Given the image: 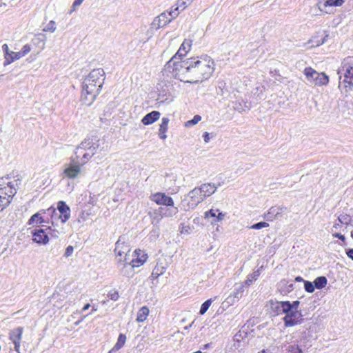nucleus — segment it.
Returning <instances> with one entry per match:
<instances>
[{"label": "nucleus", "instance_id": "obj_1", "mask_svg": "<svg viewBox=\"0 0 353 353\" xmlns=\"http://www.w3.org/2000/svg\"><path fill=\"white\" fill-rule=\"evenodd\" d=\"M170 72L184 83H198L208 79L215 69L214 60L208 55L191 57L173 63Z\"/></svg>", "mask_w": 353, "mask_h": 353}, {"label": "nucleus", "instance_id": "obj_2", "mask_svg": "<svg viewBox=\"0 0 353 353\" xmlns=\"http://www.w3.org/2000/svg\"><path fill=\"white\" fill-rule=\"evenodd\" d=\"M105 80L102 68L92 70L85 78L82 85L81 100L83 104L90 105L99 94Z\"/></svg>", "mask_w": 353, "mask_h": 353}, {"label": "nucleus", "instance_id": "obj_3", "mask_svg": "<svg viewBox=\"0 0 353 353\" xmlns=\"http://www.w3.org/2000/svg\"><path fill=\"white\" fill-rule=\"evenodd\" d=\"M100 147V139L97 136H88L77 147L75 155L80 159L81 165L85 164Z\"/></svg>", "mask_w": 353, "mask_h": 353}, {"label": "nucleus", "instance_id": "obj_4", "mask_svg": "<svg viewBox=\"0 0 353 353\" xmlns=\"http://www.w3.org/2000/svg\"><path fill=\"white\" fill-rule=\"evenodd\" d=\"M19 179L10 181L9 176L0 178V210L5 209L10 203L17 193Z\"/></svg>", "mask_w": 353, "mask_h": 353}, {"label": "nucleus", "instance_id": "obj_5", "mask_svg": "<svg viewBox=\"0 0 353 353\" xmlns=\"http://www.w3.org/2000/svg\"><path fill=\"white\" fill-rule=\"evenodd\" d=\"M130 245L125 243L120 237L115 243V259L117 263L123 265V268H128V265L131 258Z\"/></svg>", "mask_w": 353, "mask_h": 353}, {"label": "nucleus", "instance_id": "obj_6", "mask_svg": "<svg viewBox=\"0 0 353 353\" xmlns=\"http://www.w3.org/2000/svg\"><path fill=\"white\" fill-rule=\"evenodd\" d=\"M204 200L199 188H195L184 197L181 201V205L184 210L193 209Z\"/></svg>", "mask_w": 353, "mask_h": 353}, {"label": "nucleus", "instance_id": "obj_7", "mask_svg": "<svg viewBox=\"0 0 353 353\" xmlns=\"http://www.w3.org/2000/svg\"><path fill=\"white\" fill-rule=\"evenodd\" d=\"M179 14V11H177V8H173L172 6L169 12H163L154 19L151 24L152 28L158 30L165 26L171 22L172 20L177 17Z\"/></svg>", "mask_w": 353, "mask_h": 353}, {"label": "nucleus", "instance_id": "obj_8", "mask_svg": "<svg viewBox=\"0 0 353 353\" xmlns=\"http://www.w3.org/2000/svg\"><path fill=\"white\" fill-rule=\"evenodd\" d=\"M303 73L307 81L314 85H324L329 82L328 76L323 72L319 73L310 67L305 68Z\"/></svg>", "mask_w": 353, "mask_h": 353}, {"label": "nucleus", "instance_id": "obj_9", "mask_svg": "<svg viewBox=\"0 0 353 353\" xmlns=\"http://www.w3.org/2000/svg\"><path fill=\"white\" fill-rule=\"evenodd\" d=\"M192 44V40L190 39H185L182 44L181 45L179 50L175 54V55L168 61L165 65L164 72L165 73L168 72V71L170 72L173 69V63H178L179 61H176V59L179 58H181L182 57H184L186 55L188 52L190 50L191 46Z\"/></svg>", "mask_w": 353, "mask_h": 353}, {"label": "nucleus", "instance_id": "obj_10", "mask_svg": "<svg viewBox=\"0 0 353 353\" xmlns=\"http://www.w3.org/2000/svg\"><path fill=\"white\" fill-rule=\"evenodd\" d=\"M350 58H347L342 63V66L339 69L338 73L340 74L343 72L344 79L343 83L345 87L352 88L353 86V65H352L348 61Z\"/></svg>", "mask_w": 353, "mask_h": 353}, {"label": "nucleus", "instance_id": "obj_11", "mask_svg": "<svg viewBox=\"0 0 353 353\" xmlns=\"http://www.w3.org/2000/svg\"><path fill=\"white\" fill-rule=\"evenodd\" d=\"M79 161H76L74 158L71 159V161L69 164L65 165V169L63 172V177H67L70 179H74L79 176L81 172L80 159Z\"/></svg>", "mask_w": 353, "mask_h": 353}, {"label": "nucleus", "instance_id": "obj_12", "mask_svg": "<svg viewBox=\"0 0 353 353\" xmlns=\"http://www.w3.org/2000/svg\"><path fill=\"white\" fill-rule=\"evenodd\" d=\"M147 259V254L141 250H136L131 255L128 267L132 270L134 268L142 265L146 261Z\"/></svg>", "mask_w": 353, "mask_h": 353}, {"label": "nucleus", "instance_id": "obj_13", "mask_svg": "<svg viewBox=\"0 0 353 353\" xmlns=\"http://www.w3.org/2000/svg\"><path fill=\"white\" fill-rule=\"evenodd\" d=\"M344 3V0H319L316 7L319 11L325 14L332 13V10L330 9L332 6H341Z\"/></svg>", "mask_w": 353, "mask_h": 353}, {"label": "nucleus", "instance_id": "obj_14", "mask_svg": "<svg viewBox=\"0 0 353 353\" xmlns=\"http://www.w3.org/2000/svg\"><path fill=\"white\" fill-rule=\"evenodd\" d=\"M150 200L158 205H163L167 207H172L174 205L173 199L164 193L157 192L153 194L150 196Z\"/></svg>", "mask_w": 353, "mask_h": 353}, {"label": "nucleus", "instance_id": "obj_15", "mask_svg": "<svg viewBox=\"0 0 353 353\" xmlns=\"http://www.w3.org/2000/svg\"><path fill=\"white\" fill-rule=\"evenodd\" d=\"M23 329L21 327H18L10 331L9 334V339L13 343L14 345V350L19 353V349L21 345V341L22 337Z\"/></svg>", "mask_w": 353, "mask_h": 353}, {"label": "nucleus", "instance_id": "obj_16", "mask_svg": "<svg viewBox=\"0 0 353 353\" xmlns=\"http://www.w3.org/2000/svg\"><path fill=\"white\" fill-rule=\"evenodd\" d=\"M57 209L59 212L61 222L62 223H65L70 217V208L63 201H60L57 203Z\"/></svg>", "mask_w": 353, "mask_h": 353}, {"label": "nucleus", "instance_id": "obj_17", "mask_svg": "<svg viewBox=\"0 0 353 353\" xmlns=\"http://www.w3.org/2000/svg\"><path fill=\"white\" fill-rule=\"evenodd\" d=\"M271 310L277 315L289 312L290 306L288 301H270Z\"/></svg>", "mask_w": 353, "mask_h": 353}, {"label": "nucleus", "instance_id": "obj_18", "mask_svg": "<svg viewBox=\"0 0 353 353\" xmlns=\"http://www.w3.org/2000/svg\"><path fill=\"white\" fill-rule=\"evenodd\" d=\"M33 236V241L39 243L46 245L49 241V238L47 232L43 229L34 230L32 232Z\"/></svg>", "mask_w": 353, "mask_h": 353}, {"label": "nucleus", "instance_id": "obj_19", "mask_svg": "<svg viewBox=\"0 0 353 353\" xmlns=\"http://www.w3.org/2000/svg\"><path fill=\"white\" fill-rule=\"evenodd\" d=\"M43 214H44L43 213V210L34 214L31 217L30 219L28 220V224L29 225H40L43 223H49L50 222V220H45Z\"/></svg>", "mask_w": 353, "mask_h": 353}, {"label": "nucleus", "instance_id": "obj_20", "mask_svg": "<svg viewBox=\"0 0 353 353\" xmlns=\"http://www.w3.org/2000/svg\"><path fill=\"white\" fill-rule=\"evenodd\" d=\"M225 216V213L220 212L219 209H211L205 212V218L213 217L214 222L222 221Z\"/></svg>", "mask_w": 353, "mask_h": 353}, {"label": "nucleus", "instance_id": "obj_21", "mask_svg": "<svg viewBox=\"0 0 353 353\" xmlns=\"http://www.w3.org/2000/svg\"><path fill=\"white\" fill-rule=\"evenodd\" d=\"M199 188L201 190L204 199L214 194L216 190L215 185L211 183H204L201 185Z\"/></svg>", "mask_w": 353, "mask_h": 353}, {"label": "nucleus", "instance_id": "obj_22", "mask_svg": "<svg viewBox=\"0 0 353 353\" xmlns=\"http://www.w3.org/2000/svg\"><path fill=\"white\" fill-rule=\"evenodd\" d=\"M160 112L158 111H152L147 114L141 120L144 125H150L157 121L160 118Z\"/></svg>", "mask_w": 353, "mask_h": 353}, {"label": "nucleus", "instance_id": "obj_23", "mask_svg": "<svg viewBox=\"0 0 353 353\" xmlns=\"http://www.w3.org/2000/svg\"><path fill=\"white\" fill-rule=\"evenodd\" d=\"M159 212L161 217H171L176 215L178 213V208L172 205V207L159 208Z\"/></svg>", "mask_w": 353, "mask_h": 353}, {"label": "nucleus", "instance_id": "obj_24", "mask_svg": "<svg viewBox=\"0 0 353 353\" xmlns=\"http://www.w3.org/2000/svg\"><path fill=\"white\" fill-rule=\"evenodd\" d=\"M285 208L271 207L268 212L265 214L264 218L267 221H272L278 217Z\"/></svg>", "mask_w": 353, "mask_h": 353}, {"label": "nucleus", "instance_id": "obj_25", "mask_svg": "<svg viewBox=\"0 0 353 353\" xmlns=\"http://www.w3.org/2000/svg\"><path fill=\"white\" fill-rule=\"evenodd\" d=\"M170 119L168 117H163L159 125V137L161 139L165 140L167 138L166 132L168 128Z\"/></svg>", "mask_w": 353, "mask_h": 353}, {"label": "nucleus", "instance_id": "obj_26", "mask_svg": "<svg viewBox=\"0 0 353 353\" xmlns=\"http://www.w3.org/2000/svg\"><path fill=\"white\" fill-rule=\"evenodd\" d=\"M57 209L53 207H50L47 210H43V213L44 214H47L50 216V222L52 226L54 225L56 221L60 219V218H59V214L57 212Z\"/></svg>", "mask_w": 353, "mask_h": 353}, {"label": "nucleus", "instance_id": "obj_27", "mask_svg": "<svg viewBox=\"0 0 353 353\" xmlns=\"http://www.w3.org/2000/svg\"><path fill=\"white\" fill-rule=\"evenodd\" d=\"M327 37L328 34L325 35L323 37L315 35L308 41L307 43H311L310 48L318 47L323 45L326 41Z\"/></svg>", "mask_w": 353, "mask_h": 353}, {"label": "nucleus", "instance_id": "obj_28", "mask_svg": "<svg viewBox=\"0 0 353 353\" xmlns=\"http://www.w3.org/2000/svg\"><path fill=\"white\" fill-rule=\"evenodd\" d=\"M150 310L147 306L141 307L137 312V321L139 323L143 322L146 320Z\"/></svg>", "mask_w": 353, "mask_h": 353}, {"label": "nucleus", "instance_id": "obj_29", "mask_svg": "<svg viewBox=\"0 0 353 353\" xmlns=\"http://www.w3.org/2000/svg\"><path fill=\"white\" fill-rule=\"evenodd\" d=\"M245 285L243 283H236L234 285V291L232 293H231L234 297H236L237 299H240L243 295V293L245 290Z\"/></svg>", "mask_w": 353, "mask_h": 353}, {"label": "nucleus", "instance_id": "obj_30", "mask_svg": "<svg viewBox=\"0 0 353 353\" xmlns=\"http://www.w3.org/2000/svg\"><path fill=\"white\" fill-rule=\"evenodd\" d=\"M126 336L124 334H120L119 335L117 341L114 347L111 349L114 352L119 350L125 343Z\"/></svg>", "mask_w": 353, "mask_h": 353}, {"label": "nucleus", "instance_id": "obj_31", "mask_svg": "<svg viewBox=\"0 0 353 353\" xmlns=\"http://www.w3.org/2000/svg\"><path fill=\"white\" fill-rule=\"evenodd\" d=\"M302 319L292 318V315H285L283 321L286 327H291L301 323Z\"/></svg>", "mask_w": 353, "mask_h": 353}, {"label": "nucleus", "instance_id": "obj_32", "mask_svg": "<svg viewBox=\"0 0 353 353\" xmlns=\"http://www.w3.org/2000/svg\"><path fill=\"white\" fill-rule=\"evenodd\" d=\"M165 270L166 268L164 265H163L162 264H159L158 263L153 269L152 277H154L155 279L158 278L159 276L165 273Z\"/></svg>", "mask_w": 353, "mask_h": 353}, {"label": "nucleus", "instance_id": "obj_33", "mask_svg": "<svg viewBox=\"0 0 353 353\" xmlns=\"http://www.w3.org/2000/svg\"><path fill=\"white\" fill-rule=\"evenodd\" d=\"M22 55H21L20 52H11V54H10V56L6 58V60L4 61L3 65H8L12 63L13 61L18 60L21 59Z\"/></svg>", "mask_w": 353, "mask_h": 353}, {"label": "nucleus", "instance_id": "obj_34", "mask_svg": "<svg viewBox=\"0 0 353 353\" xmlns=\"http://www.w3.org/2000/svg\"><path fill=\"white\" fill-rule=\"evenodd\" d=\"M259 275H260V272L259 270L256 271H254L253 273H252L248 276L247 279L243 283L244 284L245 286V285L250 286L251 284H252V283L254 281H255L258 279Z\"/></svg>", "mask_w": 353, "mask_h": 353}, {"label": "nucleus", "instance_id": "obj_35", "mask_svg": "<svg viewBox=\"0 0 353 353\" xmlns=\"http://www.w3.org/2000/svg\"><path fill=\"white\" fill-rule=\"evenodd\" d=\"M194 0H178L176 3L172 6L173 8H177V11L179 12L183 10L188 5H190Z\"/></svg>", "mask_w": 353, "mask_h": 353}, {"label": "nucleus", "instance_id": "obj_36", "mask_svg": "<svg viewBox=\"0 0 353 353\" xmlns=\"http://www.w3.org/2000/svg\"><path fill=\"white\" fill-rule=\"evenodd\" d=\"M327 283V280L325 276H319L314 281V284L316 288L322 289Z\"/></svg>", "mask_w": 353, "mask_h": 353}, {"label": "nucleus", "instance_id": "obj_37", "mask_svg": "<svg viewBox=\"0 0 353 353\" xmlns=\"http://www.w3.org/2000/svg\"><path fill=\"white\" fill-rule=\"evenodd\" d=\"M213 301L214 300L212 299H209L201 305L199 310V314L201 315H203L208 311L209 307L211 306Z\"/></svg>", "mask_w": 353, "mask_h": 353}, {"label": "nucleus", "instance_id": "obj_38", "mask_svg": "<svg viewBox=\"0 0 353 353\" xmlns=\"http://www.w3.org/2000/svg\"><path fill=\"white\" fill-rule=\"evenodd\" d=\"M351 221H352L351 216L347 214H341L338 217V221L341 224H343V225H347L348 224L350 223Z\"/></svg>", "mask_w": 353, "mask_h": 353}, {"label": "nucleus", "instance_id": "obj_39", "mask_svg": "<svg viewBox=\"0 0 353 353\" xmlns=\"http://www.w3.org/2000/svg\"><path fill=\"white\" fill-rule=\"evenodd\" d=\"M201 120V117L200 115H195L192 119L189 120L185 123V127L192 126V125L198 123Z\"/></svg>", "mask_w": 353, "mask_h": 353}, {"label": "nucleus", "instance_id": "obj_40", "mask_svg": "<svg viewBox=\"0 0 353 353\" xmlns=\"http://www.w3.org/2000/svg\"><path fill=\"white\" fill-rule=\"evenodd\" d=\"M268 227H269L268 223L261 221V222H259V223L252 225L251 226L249 227V228L254 229V230H261L262 228H268Z\"/></svg>", "mask_w": 353, "mask_h": 353}, {"label": "nucleus", "instance_id": "obj_41", "mask_svg": "<svg viewBox=\"0 0 353 353\" xmlns=\"http://www.w3.org/2000/svg\"><path fill=\"white\" fill-rule=\"evenodd\" d=\"M56 30L55 22L53 20L50 21V22L44 27L43 30L44 32H54Z\"/></svg>", "mask_w": 353, "mask_h": 353}, {"label": "nucleus", "instance_id": "obj_42", "mask_svg": "<svg viewBox=\"0 0 353 353\" xmlns=\"http://www.w3.org/2000/svg\"><path fill=\"white\" fill-rule=\"evenodd\" d=\"M304 288L306 292H307L309 293H312L315 289L314 282L312 283L308 281H304Z\"/></svg>", "mask_w": 353, "mask_h": 353}, {"label": "nucleus", "instance_id": "obj_43", "mask_svg": "<svg viewBox=\"0 0 353 353\" xmlns=\"http://www.w3.org/2000/svg\"><path fill=\"white\" fill-rule=\"evenodd\" d=\"M239 301L236 297H234L232 294H230L225 300L224 303H227L228 305H232L236 302Z\"/></svg>", "mask_w": 353, "mask_h": 353}, {"label": "nucleus", "instance_id": "obj_44", "mask_svg": "<svg viewBox=\"0 0 353 353\" xmlns=\"http://www.w3.org/2000/svg\"><path fill=\"white\" fill-rule=\"evenodd\" d=\"M192 231V228L189 225H185V223L181 224V233L188 234H190Z\"/></svg>", "mask_w": 353, "mask_h": 353}, {"label": "nucleus", "instance_id": "obj_45", "mask_svg": "<svg viewBox=\"0 0 353 353\" xmlns=\"http://www.w3.org/2000/svg\"><path fill=\"white\" fill-rule=\"evenodd\" d=\"M108 296L112 301H117L119 298V292L114 290L110 291Z\"/></svg>", "mask_w": 353, "mask_h": 353}, {"label": "nucleus", "instance_id": "obj_46", "mask_svg": "<svg viewBox=\"0 0 353 353\" xmlns=\"http://www.w3.org/2000/svg\"><path fill=\"white\" fill-rule=\"evenodd\" d=\"M31 50V47L30 45L28 44H26L25 46H23V47L22 48L21 50L19 51L20 53H21V55H22V57H24L26 56L27 54H28Z\"/></svg>", "mask_w": 353, "mask_h": 353}, {"label": "nucleus", "instance_id": "obj_47", "mask_svg": "<svg viewBox=\"0 0 353 353\" xmlns=\"http://www.w3.org/2000/svg\"><path fill=\"white\" fill-rule=\"evenodd\" d=\"M285 314L286 315H292V318L301 319V314L297 310H292V312H285Z\"/></svg>", "mask_w": 353, "mask_h": 353}, {"label": "nucleus", "instance_id": "obj_48", "mask_svg": "<svg viewBox=\"0 0 353 353\" xmlns=\"http://www.w3.org/2000/svg\"><path fill=\"white\" fill-rule=\"evenodd\" d=\"M290 353H303L302 350L298 345H291L289 347Z\"/></svg>", "mask_w": 353, "mask_h": 353}, {"label": "nucleus", "instance_id": "obj_49", "mask_svg": "<svg viewBox=\"0 0 353 353\" xmlns=\"http://www.w3.org/2000/svg\"><path fill=\"white\" fill-rule=\"evenodd\" d=\"M2 50L4 52V59L5 60H6V58H8L10 56V54H11L12 51L9 50L8 46L7 44H3L2 46Z\"/></svg>", "mask_w": 353, "mask_h": 353}, {"label": "nucleus", "instance_id": "obj_50", "mask_svg": "<svg viewBox=\"0 0 353 353\" xmlns=\"http://www.w3.org/2000/svg\"><path fill=\"white\" fill-rule=\"evenodd\" d=\"M299 301H294L292 303H290V301H288V305L290 306V310H289V312H292V310H297L298 309V307L299 305Z\"/></svg>", "mask_w": 353, "mask_h": 353}, {"label": "nucleus", "instance_id": "obj_51", "mask_svg": "<svg viewBox=\"0 0 353 353\" xmlns=\"http://www.w3.org/2000/svg\"><path fill=\"white\" fill-rule=\"evenodd\" d=\"M73 251H74V248L72 246V245H69L65 249V254H64V256L65 257H69L70 256L72 253H73Z\"/></svg>", "mask_w": 353, "mask_h": 353}, {"label": "nucleus", "instance_id": "obj_52", "mask_svg": "<svg viewBox=\"0 0 353 353\" xmlns=\"http://www.w3.org/2000/svg\"><path fill=\"white\" fill-rule=\"evenodd\" d=\"M84 0H75L74 2H73V4H72V9L70 10V14H71L74 10H76V8L77 7H79L81 3Z\"/></svg>", "mask_w": 353, "mask_h": 353}, {"label": "nucleus", "instance_id": "obj_53", "mask_svg": "<svg viewBox=\"0 0 353 353\" xmlns=\"http://www.w3.org/2000/svg\"><path fill=\"white\" fill-rule=\"evenodd\" d=\"M46 230H48V232H47L48 233V234H51L52 236H55V237H57L58 236V234H59V232L56 230H52L51 228V227H49L48 228L46 229Z\"/></svg>", "mask_w": 353, "mask_h": 353}, {"label": "nucleus", "instance_id": "obj_54", "mask_svg": "<svg viewBox=\"0 0 353 353\" xmlns=\"http://www.w3.org/2000/svg\"><path fill=\"white\" fill-rule=\"evenodd\" d=\"M332 235L333 236L336 237V238H338L339 239L341 240L342 241L345 242V237L344 235H342L340 233H338V232H333L332 233Z\"/></svg>", "mask_w": 353, "mask_h": 353}, {"label": "nucleus", "instance_id": "obj_55", "mask_svg": "<svg viewBox=\"0 0 353 353\" xmlns=\"http://www.w3.org/2000/svg\"><path fill=\"white\" fill-rule=\"evenodd\" d=\"M203 139H204V141L205 143H208L210 139V134L207 132H205L203 135Z\"/></svg>", "mask_w": 353, "mask_h": 353}, {"label": "nucleus", "instance_id": "obj_56", "mask_svg": "<svg viewBox=\"0 0 353 353\" xmlns=\"http://www.w3.org/2000/svg\"><path fill=\"white\" fill-rule=\"evenodd\" d=\"M341 223L339 222V223H334L333 227H332V232L333 231H335V232H336L337 230H339V229L341 228Z\"/></svg>", "mask_w": 353, "mask_h": 353}, {"label": "nucleus", "instance_id": "obj_57", "mask_svg": "<svg viewBox=\"0 0 353 353\" xmlns=\"http://www.w3.org/2000/svg\"><path fill=\"white\" fill-rule=\"evenodd\" d=\"M346 254L348 257L353 260V249H349L347 250Z\"/></svg>", "mask_w": 353, "mask_h": 353}, {"label": "nucleus", "instance_id": "obj_58", "mask_svg": "<svg viewBox=\"0 0 353 353\" xmlns=\"http://www.w3.org/2000/svg\"><path fill=\"white\" fill-rule=\"evenodd\" d=\"M293 289H294V285H293V283H290V284L288 285V290H288V292H290V291H292Z\"/></svg>", "mask_w": 353, "mask_h": 353}, {"label": "nucleus", "instance_id": "obj_59", "mask_svg": "<svg viewBox=\"0 0 353 353\" xmlns=\"http://www.w3.org/2000/svg\"><path fill=\"white\" fill-rule=\"evenodd\" d=\"M90 307V303H87L85 304L83 307L82 308V311L84 312L87 310H88V308Z\"/></svg>", "mask_w": 353, "mask_h": 353}, {"label": "nucleus", "instance_id": "obj_60", "mask_svg": "<svg viewBox=\"0 0 353 353\" xmlns=\"http://www.w3.org/2000/svg\"><path fill=\"white\" fill-rule=\"evenodd\" d=\"M295 281H297V282H301V281H305L304 279L301 277V276H296L295 278Z\"/></svg>", "mask_w": 353, "mask_h": 353}, {"label": "nucleus", "instance_id": "obj_61", "mask_svg": "<svg viewBox=\"0 0 353 353\" xmlns=\"http://www.w3.org/2000/svg\"><path fill=\"white\" fill-rule=\"evenodd\" d=\"M209 346H210V344H209V343H207V344L204 345L203 348H204V349L208 348V347H209Z\"/></svg>", "mask_w": 353, "mask_h": 353}, {"label": "nucleus", "instance_id": "obj_62", "mask_svg": "<svg viewBox=\"0 0 353 353\" xmlns=\"http://www.w3.org/2000/svg\"><path fill=\"white\" fill-rule=\"evenodd\" d=\"M259 353H270L268 351H266V350H262L261 352Z\"/></svg>", "mask_w": 353, "mask_h": 353}, {"label": "nucleus", "instance_id": "obj_63", "mask_svg": "<svg viewBox=\"0 0 353 353\" xmlns=\"http://www.w3.org/2000/svg\"><path fill=\"white\" fill-rule=\"evenodd\" d=\"M234 108H235L236 110H239V112L241 111L240 108H238V107H235Z\"/></svg>", "mask_w": 353, "mask_h": 353}, {"label": "nucleus", "instance_id": "obj_64", "mask_svg": "<svg viewBox=\"0 0 353 353\" xmlns=\"http://www.w3.org/2000/svg\"><path fill=\"white\" fill-rule=\"evenodd\" d=\"M113 352H114L110 350L108 353H113Z\"/></svg>", "mask_w": 353, "mask_h": 353}]
</instances>
